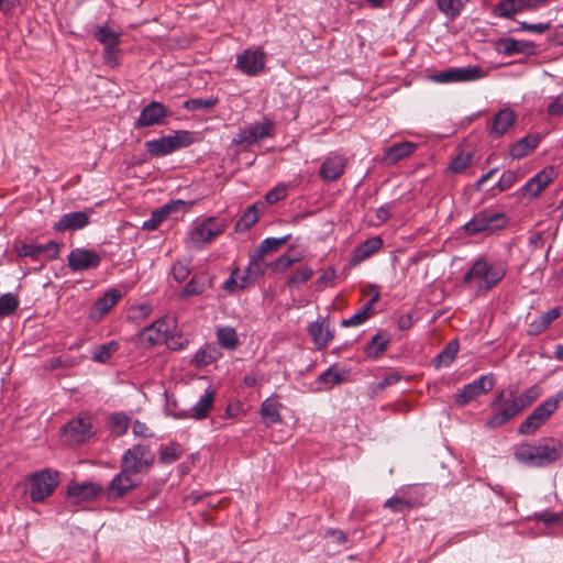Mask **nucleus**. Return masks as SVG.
<instances>
[{
  "instance_id": "obj_6",
  "label": "nucleus",
  "mask_w": 563,
  "mask_h": 563,
  "mask_svg": "<svg viewBox=\"0 0 563 563\" xmlns=\"http://www.w3.org/2000/svg\"><path fill=\"white\" fill-rule=\"evenodd\" d=\"M507 217L494 208H487L478 211L474 217L464 224L467 234L475 235L479 233H494L507 224Z\"/></svg>"
},
{
  "instance_id": "obj_61",
  "label": "nucleus",
  "mask_w": 563,
  "mask_h": 563,
  "mask_svg": "<svg viewBox=\"0 0 563 563\" xmlns=\"http://www.w3.org/2000/svg\"><path fill=\"white\" fill-rule=\"evenodd\" d=\"M536 518L549 526L558 525V523L563 522V512H552V511L545 510V511L536 514Z\"/></svg>"
},
{
  "instance_id": "obj_14",
  "label": "nucleus",
  "mask_w": 563,
  "mask_h": 563,
  "mask_svg": "<svg viewBox=\"0 0 563 563\" xmlns=\"http://www.w3.org/2000/svg\"><path fill=\"white\" fill-rule=\"evenodd\" d=\"M140 483L141 479L137 476L124 468H120V472L112 478L107 488V496L109 499L121 498L137 487Z\"/></svg>"
},
{
  "instance_id": "obj_41",
  "label": "nucleus",
  "mask_w": 563,
  "mask_h": 563,
  "mask_svg": "<svg viewBox=\"0 0 563 563\" xmlns=\"http://www.w3.org/2000/svg\"><path fill=\"white\" fill-rule=\"evenodd\" d=\"M563 399V394L558 393L555 396L550 397L542 401L532 411L534 415L547 421L550 416L558 409L560 401Z\"/></svg>"
},
{
  "instance_id": "obj_43",
  "label": "nucleus",
  "mask_w": 563,
  "mask_h": 563,
  "mask_svg": "<svg viewBox=\"0 0 563 563\" xmlns=\"http://www.w3.org/2000/svg\"><path fill=\"white\" fill-rule=\"evenodd\" d=\"M459 352V342L456 340L450 341L445 347L434 358L435 365L440 366H449L453 360L455 358Z\"/></svg>"
},
{
  "instance_id": "obj_21",
  "label": "nucleus",
  "mask_w": 563,
  "mask_h": 563,
  "mask_svg": "<svg viewBox=\"0 0 563 563\" xmlns=\"http://www.w3.org/2000/svg\"><path fill=\"white\" fill-rule=\"evenodd\" d=\"M418 148V145L410 141L399 142L385 148L382 163L391 166L410 156Z\"/></svg>"
},
{
  "instance_id": "obj_60",
  "label": "nucleus",
  "mask_w": 563,
  "mask_h": 563,
  "mask_svg": "<svg viewBox=\"0 0 563 563\" xmlns=\"http://www.w3.org/2000/svg\"><path fill=\"white\" fill-rule=\"evenodd\" d=\"M550 29V23H528V22H520L518 26V31L521 32H531L537 34H542L547 32Z\"/></svg>"
},
{
  "instance_id": "obj_20",
  "label": "nucleus",
  "mask_w": 563,
  "mask_h": 563,
  "mask_svg": "<svg viewBox=\"0 0 563 563\" xmlns=\"http://www.w3.org/2000/svg\"><path fill=\"white\" fill-rule=\"evenodd\" d=\"M102 488L96 483L70 484L67 487V497L74 505L95 499Z\"/></svg>"
},
{
  "instance_id": "obj_35",
  "label": "nucleus",
  "mask_w": 563,
  "mask_h": 563,
  "mask_svg": "<svg viewBox=\"0 0 563 563\" xmlns=\"http://www.w3.org/2000/svg\"><path fill=\"white\" fill-rule=\"evenodd\" d=\"M280 404L272 398H266L261 405V416L265 424L272 426L282 420L279 413Z\"/></svg>"
},
{
  "instance_id": "obj_38",
  "label": "nucleus",
  "mask_w": 563,
  "mask_h": 563,
  "mask_svg": "<svg viewBox=\"0 0 563 563\" xmlns=\"http://www.w3.org/2000/svg\"><path fill=\"white\" fill-rule=\"evenodd\" d=\"M247 128L252 130V137L257 143L274 135L275 123L269 119H264L262 122H254L247 125Z\"/></svg>"
},
{
  "instance_id": "obj_51",
  "label": "nucleus",
  "mask_w": 563,
  "mask_h": 563,
  "mask_svg": "<svg viewBox=\"0 0 563 563\" xmlns=\"http://www.w3.org/2000/svg\"><path fill=\"white\" fill-rule=\"evenodd\" d=\"M472 163L470 153H460L449 164L448 170L452 174L463 173Z\"/></svg>"
},
{
  "instance_id": "obj_54",
  "label": "nucleus",
  "mask_w": 563,
  "mask_h": 563,
  "mask_svg": "<svg viewBox=\"0 0 563 563\" xmlns=\"http://www.w3.org/2000/svg\"><path fill=\"white\" fill-rule=\"evenodd\" d=\"M540 396V389L538 386H532L527 390L522 391L520 395L516 394V400L520 410L522 411L525 408L529 407L537 398Z\"/></svg>"
},
{
  "instance_id": "obj_31",
  "label": "nucleus",
  "mask_w": 563,
  "mask_h": 563,
  "mask_svg": "<svg viewBox=\"0 0 563 563\" xmlns=\"http://www.w3.org/2000/svg\"><path fill=\"white\" fill-rule=\"evenodd\" d=\"M553 169H543L533 176L523 187L525 191L531 197L538 196L552 180Z\"/></svg>"
},
{
  "instance_id": "obj_13",
  "label": "nucleus",
  "mask_w": 563,
  "mask_h": 563,
  "mask_svg": "<svg viewBox=\"0 0 563 563\" xmlns=\"http://www.w3.org/2000/svg\"><path fill=\"white\" fill-rule=\"evenodd\" d=\"M95 434L90 418H75L63 427V435L69 444H80Z\"/></svg>"
},
{
  "instance_id": "obj_24",
  "label": "nucleus",
  "mask_w": 563,
  "mask_h": 563,
  "mask_svg": "<svg viewBox=\"0 0 563 563\" xmlns=\"http://www.w3.org/2000/svg\"><path fill=\"white\" fill-rule=\"evenodd\" d=\"M89 223V216L85 211H74L64 214L55 224L54 230L58 232L76 231Z\"/></svg>"
},
{
  "instance_id": "obj_46",
  "label": "nucleus",
  "mask_w": 563,
  "mask_h": 563,
  "mask_svg": "<svg viewBox=\"0 0 563 563\" xmlns=\"http://www.w3.org/2000/svg\"><path fill=\"white\" fill-rule=\"evenodd\" d=\"M172 206L166 205L158 210H154L151 214V218L145 220L142 224L144 230H155L159 227V224L166 219V217L170 213Z\"/></svg>"
},
{
  "instance_id": "obj_23",
  "label": "nucleus",
  "mask_w": 563,
  "mask_h": 563,
  "mask_svg": "<svg viewBox=\"0 0 563 563\" xmlns=\"http://www.w3.org/2000/svg\"><path fill=\"white\" fill-rule=\"evenodd\" d=\"M172 331V322L167 319H159L151 325L144 328L142 338L144 341L150 342L152 345L168 340V334Z\"/></svg>"
},
{
  "instance_id": "obj_52",
  "label": "nucleus",
  "mask_w": 563,
  "mask_h": 563,
  "mask_svg": "<svg viewBox=\"0 0 563 563\" xmlns=\"http://www.w3.org/2000/svg\"><path fill=\"white\" fill-rule=\"evenodd\" d=\"M181 454V449L178 444L172 443L162 446L159 450V461L164 464H172L178 460Z\"/></svg>"
},
{
  "instance_id": "obj_57",
  "label": "nucleus",
  "mask_w": 563,
  "mask_h": 563,
  "mask_svg": "<svg viewBox=\"0 0 563 563\" xmlns=\"http://www.w3.org/2000/svg\"><path fill=\"white\" fill-rule=\"evenodd\" d=\"M16 255L19 257L38 258L41 256V246L35 243H22L16 247Z\"/></svg>"
},
{
  "instance_id": "obj_10",
  "label": "nucleus",
  "mask_w": 563,
  "mask_h": 563,
  "mask_svg": "<svg viewBox=\"0 0 563 563\" xmlns=\"http://www.w3.org/2000/svg\"><path fill=\"white\" fill-rule=\"evenodd\" d=\"M102 256L95 250L76 247L67 256L68 267L71 272H86L100 266Z\"/></svg>"
},
{
  "instance_id": "obj_4",
  "label": "nucleus",
  "mask_w": 563,
  "mask_h": 563,
  "mask_svg": "<svg viewBox=\"0 0 563 563\" xmlns=\"http://www.w3.org/2000/svg\"><path fill=\"white\" fill-rule=\"evenodd\" d=\"M195 141L194 133L185 130L176 131L170 135L145 142V148L151 156L162 157L173 152L191 145Z\"/></svg>"
},
{
  "instance_id": "obj_64",
  "label": "nucleus",
  "mask_w": 563,
  "mask_h": 563,
  "mask_svg": "<svg viewBox=\"0 0 563 563\" xmlns=\"http://www.w3.org/2000/svg\"><path fill=\"white\" fill-rule=\"evenodd\" d=\"M336 276V272L333 267L327 268L317 279V288L324 289L328 286H331L334 278Z\"/></svg>"
},
{
  "instance_id": "obj_19",
  "label": "nucleus",
  "mask_w": 563,
  "mask_h": 563,
  "mask_svg": "<svg viewBox=\"0 0 563 563\" xmlns=\"http://www.w3.org/2000/svg\"><path fill=\"white\" fill-rule=\"evenodd\" d=\"M536 44L526 40H516L512 37H504L496 43L498 53L506 56L515 54L533 55L536 53Z\"/></svg>"
},
{
  "instance_id": "obj_30",
  "label": "nucleus",
  "mask_w": 563,
  "mask_h": 563,
  "mask_svg": "<svg viewBox=\"0 0 563 563\" xmlns=\"http://www.w3.org/2000/svg\"><path fill=\"white\" fill-rule=\"evenodd\" d=\"M221 357V352L214 345H206L205 347L199 349L192 360L191 364L198 368L211 365L217 362Z\"/></svg>"
},
{
  "instance_id": "obj_48",
  "label": "nucleus",
  "mask_w": 563,
  "mask_h": 563,
  "mask_svg": "<svg viewBox=\"0 0 563 563\" xmlns=\"http://www.w3.org/2000/svg\"><path fill=\"white\" fill-rule=\"evenodd\" d=\"M219 99L216 97L210 98H192L184 102L183 107L188 111L206 110L217 106Z\"/></svg>"
},
{
  "instance_id": "obj_5",
  "label": "nucleus",
  "mask_w": 563,
  "mask_h": 563,
  "mask_svg": "<svg viewBox=\"0 0 563 563\" xmlns=\"http://www.w3.org/2000/svg\"><path fill=\"white\" fill-rule=\"evenodd\" d=\"M225 222L218 218H207L196 222L188 233L187 245L189 249L200 250L225 230Z\"/></svg>"
},
{
  "instance_id": "obj_25",
  "label": "nucleus",
  "mask_w": 563,
  "mask_h": 563,
  "mask_svg": "<svg viewBox=\"0 0 563 563\" xmlns=\"http://www.w3.org/2000/svg\"><path fill=\"white\" fill-rule=\"evenodd\" d=\"M378 300H379V292L376 290L371 296V298L367 300V302L357 312H355L350 318L343 319L341 321V325L344 328H350V327H357V325L365 323L371 317L374 316V313H375L374 306L377 303Z\"/></svg>"
},
{
  "instance_id": "obj_1",
  "label": "nucleus",
  "mask_w": 563,
  "mask_h": 563,
  "mask_svg": "<svg viewBox=\"0 0 563 563\" xmlns=\"http://www.w3.org/2000/svg\"><path fill=\"white\" fill-rule=\"evenodd\" d=\"M508 267V262L504 258L481 255L471 263L463 275L462 284L473 289L476 296H484L500 284Z\"/></svg>"
},
{
  "instance_id": "obj_15",
  "label": "nucleus",
  "mask_w": 563,
  "mask_h": 563,
  "mask_svg": "<svg viewBox=\"0 0 563 563\" xmlns=\"http://www.w3.org/2000/svg\"><path fill=\"white\" fill-rule=\"evenodd\" d=\"M122 298V291L118 288H110L103 292L90 307L88 317L93 322H99Z\"/></svg>"
},
{
  "instance_id": "obj_9",
  "label": "nucleus",
  "mask_w": 563,
  "mask_h": 563,
  "mask_svg": "<svg viewBox=\"0 0 563 563\" xmlns=\"http://www.w3.org/2000/svg\"><path fill=\"white\" fill-rule=\"evenodd\" d=\"M495 386V377L493 374L482 375L473 382L463 386V388L456 393L455 402L457 406H466L481 395L489 393Z\"/></svg>"
},
{
  "instance_id": "obj_32",
  "label": "nucleus",
  "mask_w": 563,
  "mask_h": 563,
  "mask_svg": "<svg viewBox=\"0 0 563 563\" xmlns=\"http://www.w3.org/2000/svg\"><path fill=\"white\" fill-rule=\"evenodd\" d=\"M454 82H470L484 78L487 73L481 66L453 67Z\"/></svg>"
},
{
  "instance_id": "obj_34",
  "label": "nucleus",
  "mask_w": 563,
  "mask_h": 563,
  "mask_svg": "<svg viewBox=\"0 0 563 563\" xmlns=\"http://www.w3.org/2000/svg\"><path fill=\"white\" fill-rule=\"evenodd\" d=\"M539 143V139L536 136H525L517 143L511 145L509 154L514 159H519L527 156L532 152Z\"/></svg>"
},
{
  "instance_id": "obj_55",
  "label": "nucleus",
  "mask_w": 563,
  "mask_h": 563,
  "mask_svg": "<svg viewBox=\"0 0 563 563\" xmlns=\"http://www.w3.org/2000/svg\"><path fill=\"white\" fill-rule=\"evenodd\" d=\"M164 410L167 416L174 419H187V408L179 407L178 401L167 395Z\"/></svg>"
},
{
  "instance_id": "obj_26",
  "label": "nucleus",
  "mask_w": 563,
  "mask_h": 563,
  "mask_svg": "<svg viewBox=\"0 0 563 563\" xmlns=\"http://www.w3.org/2000/svg\"><path fill=\"white\" fill-rule=\"evenodd\" d=\"M516 113L510 108H504L493 118L489 125V134L493 137H500L515 123Z\"/></svg>"
},
{
  "instance_id": "obj_16",
  "label": "nucleus",
  "mask_w": 563,
  "mask_h": 563,
  "mask_svg": "<svg viewBox=\"0 0 563 563\" xmlns=\"http://www.w3.org/2000/svg\"><path fill=\"white\" fill-rule=\"evenodd\" d=\"M168 115L167 108L158 102L152 101L146 104L142 110L134 123L136 129L159 125L164 123L165 118Z\"/></svg>"
},
{
  "instance_id": "obj_42",
  "label": "nucleus",
  "mask_w": 563,
  "mask_h": 563,
  "mask_svg": "<svg viewBox=\"0 0 563 563\" xmlns=\"http://www.w3.org/2000/svg\"><path fill=\"white\" fill-rule=\"evenodd\" d=\"M343 380L344 375L335 371L334 366H331L322 372L317 378V383L320 385V389L324 390L331 389Z\"/></svg>"
},
{
  "instance_id": "obj_12",
  "label": "nucleus",
  "mask_w": 563,
  "mask_h": 563,
  "mask_svg": "<svg viewBox=\"0 0 563 563\" xmlns=\"http://www.w3.org/2000/svg\"><path fill=\"white\" fill-rule=\"evenodd\" d=\"M265 65L266 54L260 48H246L236 56V69L247 76L258 75L264 70Z\"/></svg>"
},
{
  "instance_id": "obj_18",
  "label": "nucleus",
  "mask_w": 563,
  "mask_h": 563,
  "mask_svg": "<svg viewBox=\"0 0 563 563\" xmlns=\"http://www.w3.org/2000/svg\"><path fill=\"white\" fill-rule=\"evenodd\" d=\"M308 333L318 350L325 349L334 338L328 318L318 319L308 325Z\"/></svg>"
},
{
  "instance_id": "obj_40",
  "label": "nucleus",
  "mask_w": 563,
  "mask_h": 563,
  "mask_svg": "<svg viewBox=\"0 0 563 563\" xmlns=\"http://www.w3.org/2000/svg\"><path fill=\"white\" fill-rule=\"evenodd\" d=\"M437 8L448 19L455 20L465 7L464 0H435Z\"/></svg>"
},
{
  "instance_id": "obj_39",
  "label": "nucleus",
  "mask_w": 563,
  "mask_h": 563,
  "mask_svg": "<svg viewBox=\"0 0 563 563\" xmlns=\"http://www.w3.org/2000/svg\"><path fill=\"white\" fill-rule=\"evenodd\" d=\"M108 423L111 433L121 437L126 433L131 424V418L123 412H114L109 416Z\"/></svg>"
},
{
  "instance_id": "obj_11",
  "label": "nucleus",
  "mask_w": 563,
  "mask_h": 563,
  "mask_svg": "<svg viewBox=\"0 0 563 563\" xmlns=\"http://www.w3.org/2000/svg\"><path fill=\"white\" fill-rule=\"evenodd\" d=\"M289 239L290 235H285L282 238H266L263 240L255 253L251 256L247 272L251 273L252 271H255L257 274H264L265 267L268 266L264 263L265 255L278 251L288 242Z\"/></svg>"
},
{
  "instance_id": "obj_22",
  "label": "nucleus",
  "mask_w": 563,
  "mask_h": 563,
  "mask_svg": "<svg viewBox=\"0 0 563 563\" xmlns=\"http://www.w3.org/2000/svg\"><path fill=\"white\" fill-rule=\"evenodd\" d=\"M345 158L342 155H329L321 164L319 175L324 181H333L345 172Z\"/></svg>"
},
{
  "instance_id": "obj_33",
  "label": "nucleus",
  "mask_w": 563,
  "mask_h": 563,
  "mask_svg": "<svg viewBox=\"0 0 563 563\" xmlns=\"http://www.w3.org/2000/svg\"><path fill=\"white\" fill-rule=\"evenodd\" d=\"M560 314L561 310L558 307L548 310L530 323L529 332L531 334H539L543 332L554 320L560 317Z\"/></svg>"
},
{
  "instance_id": "obj_27",
  "label": "nucleus",
  "mask_w": 563,
  "mask_h": 563,
  "mask_svg": "<svg viewBox=\"0 0 563 563\" xmlns=\"http://www.w3.org/2000/svg\"><path fill=\"white\" fill-rule=\"evenodd\" d=\"M383 246L380 236H372L355 247L351 254L350 263L355 266L372 256Z\"/></svg>"
},
{
  "instance_id": "obj_59",
  "label": "nucleus",
  "mask_w": 563,
  "mask_h": 563,
  "mask_svg": "<svg viewBox=\"0 0 563 563\" xmlns=\"http://www.w3.org/2000/svg\"><path fill=\"white\" fill-rule=\"evenodd\" d=\"M258 220L257 216V209L255 205L250 206L246 211L243 213L239 221V225L243 227L244 229L251 228L254 223H256Z\"/></svg>"
},
{
  "instance_id": "obj_49",
  "label": "nucleus",
  "mask_w": 563,
  "mask_h": 563,
  "mask_svg": "<svg viewBox=\"0 0 563 563\" xmlns=\"http://www.w3.org/2000/svg\"><path fill=\"white\" fill-rule=\"evenodd\" d=\"M545 421L531 412L519 426V433L529 435L534 433Z\"/></svg>"
},
{
  "instance_id": "obj_45",
  "label": "nucleus",
  "mask_w": 563,
  "mask_h": 563,
  "mask_svg": "<svg viewBox=\"0 0 563 563\" xmlns=\"http://www.w3.org/2000/svg\"><path fill=\"white\" fill-rule=\"evenodd\" d=\"M93 36L98 42L104 44V46H108V44L119 45L120 33L109 26H98Z\"/></svg>"
},
{
  "instance_id": "obj_58",
  "label": "nucleus",
  "mask_w": 563,
  "mask_h": 563,
  "mask_svg": "<svg viewBox=\"0 0 563 563\" xmlns=\"http://www.w3.org/2000/svg\"><path fill=\"white\" fill-rule=\"evenodd\" d=\"M313 276L312 268L302 266L298 268L289 278V285H300L309 280Z\"/></svg>"
},
{
  "instance_id": "obj_8",
  "label": "nucleus",
  "mask_w": 563,
  "mask_h": 563,
  "mask_svg": "<svg viewBox=\"0 0 563 563\" xmlns=\"http://www.w3.org/2000/svg\"><path fill=\"white\" fill-rule=\"evenodd\" d=\"M154 460L155 454L152 452L150 446L135 444L123 453L120 468H124L137 476L139 474L148 471L154 463Z\"/></svg>"
},
{
  "instance_id": "obj_29",
  "label": "nucleus",
  "mask_w": 563,
  "mask_h": 563,
  "mask_svg": "<svg viewBox=\"0 0 563 563\" xmlns=\"http://www.w3.org/2000/svg\"><path fill=\"white\" fill-rule=\"evenodd\" d=\"M390 334L386 330H379L365 347V354L372 360H377L387 349Z\"/></svg>"
},
{
  "instance_id": "obj_28",
  "label": "nucleus",
  "mask_w": 563,
  "mask_h": 563,
  "mask_svg": "<svg viewBox=\"0 0 563 563\" xmlns=\"http://www.w3.org/2000/svg\"><path fill=\"white\" fill-rule=\"evenodd\" d=\"M212 285V278L207 273L196 274L180 291L179 297L186 299L203 294Z\"/></svg>"
},
{
  "instance_id": "obj_50",
  "label": "nucleus",
  "mask_w": 563,
  "mask_h": 563,
  "mask_svg": "<svg viewBox=\"0 0 563 563\" xmlns=\"http://www.w3.org/2000/svg\"><path fill=\"white\" fill-rule=\"evenodd\" d=\"M19 307L16 296L11 292L0 296V318L12 314Z\"/></svg>"
},
{
  "instance_id": "obj_2",
  "label": "nucleus",
  "mask_w": 563,
  "mask_h": 563,
  "mask_svg": "<svg viewBox=\"0 0 563 563\" xmlns=\"http://www.w3.org/2000/svg\"><path fill=\"white\" fill-rule=\"evenodd\" d=\"M562 454V445L553 438L543 439L538 444L523 443L516 448L515 457L518 462L532 467H544L558 461Z\"/></svg>"
},
{
  "instance_id": "obj_17",
  "label": "nucleus",
  "mask_w": 563,
  "mask_h": 563,
  "mask_svg": "<svg viewBox=\"0 0 563 563\" xmlns=\"http://www.w3.org/2000/svg\"><path fill=\"white\" fill-rule=\"evenodd\" d=\"M216 396L217 391L213 387L206 388L197 401L187 408V419L197 421L207 419L214 407Z\"/></svg>"
},
{
  "instance_id": "obj_47",
  "label": "nucleus",
  "mask_w": 563,
  "mask_h": 563,
  "mask_svg": "<svg viewBox=\"0 0 563 563\" xmlns=\"http://www.w3.org/2000/svg\"><path fill=\"white\" fill-rule=\"evenodd\" d=\"M246 280H247V276L246 275L240 276L239 269L235 268L234 271H232V273L229 276V278H227L223 282L222 288L224 290L229 291V292H234L238 289L245 288L246 287Z\"/></svg>"
},
{
  "instance_id": "obj_37",
  "label": "nucleus",
  "mask_w": 563,
  "mask_h": 563,
  "mask_svg": "<svg viewBox=\"0 0 563 563\" xmlns=\"http://www.w3.org/2000/svg\"><path fill=\"white\" fill-rule=\"evenodd\" d=\"M523 11V0H500L495 9L496 14L505 19H512Z\"/></svg>"
},
{
  "instance_id": "obj_44",
  "label": "nucleus",
  "mask_w": 563,
  "mask_h": 563,
  "mask_svg": "<svg viewBox=\"0 0 563 563\" xmlns=\"http://www.w3.org/2000/svg\"><path fill=\"white\" fill-rule=\"evenodd\" d=\"M118 350L119 343L117 341H110L98 346L93 351L91 358L97 363H107Z\"/></svg>"
},
{
  "instance_id": "obj_63",
  "label": "nucleus",
  "mask_w": 563,
  "mask_h": 563,
  "mask_svg": "<svg viewBox=\"0 0 563 563\" xmlns=\"http://www.w3.org/2000/svg\"><path fill=\"white\" fill-rule=\"evenodd\" d=\"M233 143L236 145H242L244 147H249L255 144V141L252 137V130H249L247 126L241 129L233 139Z\"/></svg>"
},
{
  "instance_id": "obj_53",
  "label": "nucleus",
  "mask_w": 563,
  "mask_h": 563,
  "mask_svg": "<svg viewBox=\"0 0 563 563\" xmlns=\"http://www.w3.org/2000/svg\"><path fill=\"white\" fill-rule=\"evenodd\" d=\"M300 257L292 255L290 252L284 253L277 260L272 262L268 266L272 267L273 272L282 273L285 272L290 265L298 262Z\"/></svg>"
},
{
  "instance_id": "obj_56",
  "label": "nucleus",
  "mask_w": 563,
  "mask_h": 563,
  "mask_svg": "<svg viewBox=\"0 0 563 563\" xmlns=\"http://www.w3.org/2000/svg\"><path fill=\"white\" fill-rule=\"evenodd\" d=\"M190 261L179 260L173 265V277L177 283L184 282L190 274Z\"/></svg>"
},
{
  "instance_id": "obj_62",
  "label": "nucleus",
  "mask_w": 563,
  "mask_h": 563,
  "mask_svg": "<svg viewBox=\"0 0 563 563\" xmlns=\"http://www.w3.org/2000/svg\"><path fill=\"white\" fill-rule=\"evenodd\" d=\"M518 175L516 172L506 170L503 173L501 177L497 183V187L499 191H505L512 187V185L517 181Z\"/></svg>"
},
{
  "instance_id": "obj_3",
  "label": "nucleus",
  "mask_w": 563,
  "mask_h": 563,
  "mask_svg": "<svg viewBox=\"0 0 563 563\" xmlns=\"http://www.w3.org/2000/svg\"><path fill=\"white\" fill-rule=\"evenodd\" d=\"M516 394L517 388L509 386L496 395L490 402L494 413L485 422V428L490 430L500 428L521 412L516 400Z\"/></svg>"
},
{
  "instance_id": "obj_7",
  "label": "nucleus",
  "mask_w": 563,
  "mask_h": 563,
  "mask_svg": "<svg viewBox=\"0 0 563 563\" xmlns=\"http://www.w3.org/2000/svg\"><path fill=\"white\" fill-rule=\"evenodd\" d=\"M30 498L34 503H41L53 494L59 484V473L51 468L34 472L29 476Z\"/></svg>"
},
{
  "instance_id": "obj_36",
  "label": "nucleus",
  "mask_w": 563,
  "mask_h": 563,
  "mask_svg": "<svg viewBox=\"0 0 563 563\" xmlns=\"http://www.w3.org/2000/svg\"><path fill=\"white\" fill-rule=\"evenodd\" d=\"M216 335L220 346L225 350H235L240 344L236 331L232 327L218 328Z\"/></svg>"
}]
</instances>
